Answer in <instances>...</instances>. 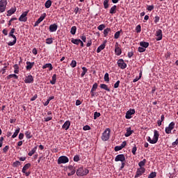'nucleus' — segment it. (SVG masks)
<instances>
[{
  "label": "nucleus",
  "instance_id": "1",
  "mask_svg": "<svg viewBox=\"0 0 178 178\" xmlns=\"http://www.w3.org/2000/svg\"><path fill=\"white\" fill-rule=\"evenodd\" d=\"M15 31L16 29L15 28H13L8 34V37H12L13 38V42H9L8 43V45L9 47H13V45H15V44H16V42H17V38H16V35H14Z\"/></svg>",
  "mask_w": 178,
  "mask_h": 178
},
{
  "label": "nucleus",
  "instance_id": "2",
  "mask_svg": "<svg viewBox=\"0 0 178 178\" xmlns=\"http://www.w3.org/2000/svg\"><path fill=\"white\" fill-rule=\"evenodd\" d=\"M159 138V133L156 130H154V138H153V140L151 139V137L149 136L147 138V141L150 144H156V143H158Z\"/></svg>",
  "mask_w": 178,
  "mask_h": 178
},
{
  "label": "nucleus",
  "instance_id": "3",
  "mask_svg": "<svg viewBox=\"0 0 178 178\" xmlns=\"http://www.w3.org/2000/svg\"><path fill=\"white\" fill-rule=\"evenodd\" d=\"M111 136V129L107 128L103 132L102 136V140L103 141H108L109 140V137Z\"/></svg>",
  "mask_w": 178,
  "mask_h": 178
},
{
  "label": "nucleus",
  "instance_id": "4",
  "mask_svg": "<svg viewBox=\"0 0 178 178\" xmlns=\"http://www.w3.org/2000/svg\"><path fill=\"white\" fill-rule=\"evenodd\" d=\"M88 170L84 169L83 168H79L76 171L77 176H86V175H88Z\"/></svg>",
  "mask_w": 178,
  "mask_h": 178
},
{
  "label": "nucleus",
  "instance_id": "5",
  "mask_svg": "<svg viewBox=\"0 0 178 178\" xmlns=\"http://www.w3.org/2000/svg\"><path fill=\"white\" fill-rule=\"evenodd\" d=\"M6 5H8L7 0H1L0 1V12L1 13H3L5 10H6Z\"/></svg>",
  "mask_w": 178,
  "mask_h": 178
},
{
  "label": "nucleus",
  "instance_id": "6",
  "mask_svg": "<svg viewBox=\"0 0 178 178\" xmlns=\"http://www.w3.org/2000/svg\"><path fill=\"white\" fill-rule=\"evenodd\" d=\"M69 162V158L66 156H61L58 159V164L61 165V163H67Z\"/></svg>",
  "mask_w": 178,
  "mask_h": 178
},
{
  "label": "nucleus",
  "instance_id": "7",
  "mask_svg": "<svg viewBox=\"0 0 178 178\" xmlns=\"http://www.w3.org/2000/svg\"><path fill=\"white\" fill-rule=\"evenodd\" d=\"M145 173V168H139L136 170V173L135 175V178L140 177V176H143Z\"/></svg>",
  "mask_w": 178,
  "mask_h": 178
},
{
  "label": "nucleus",
  "instance_id": "8",
  "mask_svg": "<svg viewBox=\"0 0 178 178\" xmlns=\"http://www.w3.org/2000/svg\"><path fill=\"white\" fill-rule=\"evenodd\" d=\"M117 65L118 67H120L122 70L127 67V64L124 63V60L123 59H119L117 62Z\"/></svg>",
  "mask_w": 178,
  "mask_h": 178
},
{
  "label": "nucleus",
  "instance_id": "9",
  "mask_svg": "<svg viewBox=\"0 0 178 178\" xmlns=\"http://www.w3.org/2000/svg\"><path fill=\"white\" fill-rule=\"evenodd\" d=\"M115 162H126V157L124 154H118L115 156Z\"/></svg>",
  "mask_w": 178,
  "mask_h": 178
},
{
  "label": "nucleus",
  "instance_id": "10",
  "mask_svg": "<svg viewBox=\"0 0 178 178\" xmlns=\"http://www.w3.org/2000/svg\"><path fill=\"white\" fill-rule=\"evenodd\" d=\"M45 17H47V13H44L38 18V19L35 22L34 27H37V26H38V24H40V23H41V22H42V20H44V19H45Z\"/></svg>",
  "mask_w": 178,
  "mask_h": 178
},
{
  "label": "nucleus",
  "instance_id": "11",
  "mask_svg": "<svg viewBox=\"0 0 178 178\" xmlns=\"http://www.w3.org/2000/svg\"><path fill=\"white\" fill-rule=\"evenodd\" d=\"M27 15H29V11L24 12L19 17V21L24 22H27Z\"/></svg>",
  "mask_w": 178,
  "mask_h": 178
},
{
  "label": "nucleus",
  "instance_id": "12",
  "mask_svg": "<svg viewBox=\"0 0 178 178\" xmlns=\"http://www.w3.org/2000/svg\"><path fill=\"white\" fill-rule=\"evenodd\" d=\"M33 81L34 78L33 77V75L29 74V76L25 77L24 83H26V84H31V83H33Z\"/></svg>",
  "mask_w": 178,
  "mask_h": 178
},
{
  "label": "nucleus",
  "instance_id": "13",
  "mask_svg": "<svg viewBox=\"0 0 178 178\" xmlns=\"http://www.w3.org/2000/svg\"><path fill=\"white\" fill-rule=\"evenodd\" d=\"M136 113V110L134 109H130L128 111H127L125 118L126 119H131V115H134Z\"/></svg>",
  "mask_w": 178,
  "mask_h": 178
},
{
  "label": "nucleus",
  "instance_id": "14",
  "mask_svg": "<svg viewBox=\"0 0 178 178\" xmlns=\"http://www.w3.org/2000/svg\"><path fill=\"white\" fill-rule=\"evenodd\" d=\"M156 40L157 41H161V40H162V37H163V35H162V30L161 29H159L156 31Z\"/></svg>",
  "mask_w": 178,
  "mask_h": 178
},
{
  "label": "nucleus",
  "instance_id": "15",
  "mask_svg": "<svg viewBox=\"0 0 178 178\" xmlns=\"http://www.w3.org/2000/svg\"><path fill=\"white\" fill-rule=\"evenodd\" d=\"M49 30L50 33H55V31L58 30V24H51L49 27Z\"/></svg>",
  "mask_w": 178,
  "mask_h": 178
},
{
  "label": "nucleus",
  "instance_id": "16",
  "mask_svg": "<svg viewBox=\"0 0 178 178\" xmlns=\"http://www.w3.org/2000/svg\"><path fill=\"white\" fill-rule=\"evenodd\" d=\"M35 63L34 62H30V61H27L26 62V70H31V69H33V67L34 66Z\"/></svg>",
  "mask_w": 178,
  "mask_h": 178
},
{
  "label": "nucleus",
  "instance_id": "17",
  "mask_svg": "<svg viewBox=\"0 0 178 178\" xmlns=\"http://www.w3.org/2000/svg\"><path fill=\"white\" fill-rule=\"evenodd\" d=\"M70 122L69 120H67L65 122V123L62 126V129H64L65 130H69V128L70 127Z\"/></svg>",
  "mask_w": 178,
  "mask_h": 178
},
{
  "label": "nucleus",
  "instance_id": "18",
  "mask_svg": "<svg viewBox=\"0 0 178 178\" xmlns=\"http://www.w3.org/2000/svg\"><path fill=\"white\" fill-rule=\"evenodd\" d=\"M15 12H16V7L12 8L10 10H8L7 11L6 16H12V15H13Z\"/></svg>",
  "mask_w": 178,
  "mask_h": 178
},
{
  "label": "nucleus",
  "instance_id": "19",
  "mask_svg": "<svg viewBox=\"0 0 178 178\" xmlns=\"http://www.w3.org/2000/svg\"><path fill=\"white\" fill-rule=\"evenodd\" d=\"M31 167V164L30 163L25 164L22 168V173H26V170H27Z\"/></svg>",
  "mask_w": 178,
  "mask_h": 178
},
{
  "label": "nucleus",
  "instance_id": "20",
  "mask_svg": "<svg viewBox=\"0 0 178 178\" xmlns=\"http://www.w3.org/2000/svg\"><path fill=\"white\" fill-rule=\"evenodd\" d=\"M100 88H102V90H105L106 91H108V92L111 91V89H109V88L108 87V85H106L105 83L101 84Z\"/></svg>",
  "mask_w": 178,
  "mask_h": 178
},
{
  "label": "nucleus",
  "instance_id": "21",
  "mask_svg": "<svg viewBox=\"0 0 178 178\" xmlns=\"http://www.w3.org/2000/svg\"><path fill=\"white\" fill-rule=\"evenodd\" d=\"M131 134H133V131H131V128L129 127L127 129V132L124 134L125 137H130V136H131Z\"/></svg>",
  "mask_w": 178,
  "mask_h": 178
},
{
  "label": "nucleus",
  "instance_id": "22",
  "mask_svg": "<svg viewBox=\"0 0 178 178\" xmlns=\"http://www.w3.org/2000/svg\"><path fill=\"white\" fill-rule=\"evenodd\" d=\"M71 42H72V44H74L75 45H79L80 42H81V40L72 38Z\"/></svg>",
  "mask_w": 178,
  "mask_h": 178
},
{
  "label": "nucleus",
  "instance_id": "23",
  "mask_svg": "<svg viewBox=\"0 0 178 178\" xmlns=\"http://www.w3.org/2000/svg\"><path fill=\"white\" fill-rule=\"evenodd\" d=\"M115 55H118V56H119L122 54V49H120L119 47L115 46Z\"/></svg>",
  "mask_w": 178,
  "mask_h": 178
},
{
  "label": "nucleus",
  "instance_id": "24",
  "mask_svg": "<svg viewBox=\"0 0 178 178\" xmlns=\"http://www.w3.org/2000/svg\"><path fill=\"white\" fill-rule=\"evenodd\" d=\"M98 88V83H95L91 89L92 97H94V91Z\"/></svg>",
  "mask_w": 178,
  "mask_h": 178
},
{
  "label": "nucleus",
  "instance_id": "25",
  "mask_svg": "<svg viewBox=\"0 0 178 178\" xmlns=\"http://www.w3.org/2000/svg\"><path fill=\"white\" fill-rule=\"evenodd\" d=\"M13 77H14L15 80H17L19 79V76L16 75V74H11L7 76V79L10 80V79H12Z\"/></svg>",
  "mask_w": 178,
  "mask_h": 178
},
{
  "label": "nucleus",
  "instance_id": "26",
  "mask_svg": "<svg viewBox=\"0 0 178 178\" xmlns=\"http://www.w3.org/2000/svg\"><path fill=\"white\" fill-rule=\"evenodd\" d=\"M140 47H143V48H148L149 47V43L148 42H140Z\"/></svg>",
  "mask_w": 178,
  "mask_h": 178
},
{
  "label": "nucleus",
  "instance_id": "27",
  "mask_svg": "<svg viewBox=\"0 0 178 178\" xmlns=\"http://www.w3.org/2000/svg\"><path fill=\"white\" fill-rule=\"evenodd\" d=\"M52 5V1L51 0H47L45 3H44V6L47 9H49V8H51V6Z\"/></svg>",
  "mask_w": 178,
  "mask_h": 178
},
{
  "label": "nucleus",
  "instance_id": "28",
  "mask_svg": "<svg viewBox=\"0 0 178 178\" xmlns=\"http://www.w3.org/2000/svg\"><path fill=\"white\" fill-rule=\"evenodd\" d=\"M52 99H55V96L49 97V99L44 104V106H47V105H49V102H51Z\"/></svg>",
  "mask_w": 178,
  "mask_h": 178
},
{
  "label": "nucleus",
  "instance_id": "29",
  "mask_svg": "<svg viewBox=\"0 0 178 178\" xmlns=\"http://www.w3.org/2000/svg\"><path fill=\"white\" fill-rule=\"evenodd\" d=\"M112 31V30L110 28H107L106 29L104 30V37H108V34H109V33H111Z\"/></svg>",
  "mask_w": 178,
  "mask_h": 178
},
{
  "label": "nucleus",
  "instance_id": "30",
  "mask_svg": "<svg viewBox=\"0 0 178 178\" xmlns=\"http://www.w3.org/2000/svg\"><path fill=\"white\" fill-rule=\"evenodd\" d=\"M47 67H49V70H52V69H54V67L51 63H47L42 66V69H47Z\"/></svg>",
  "mask_w": 178,
  "mask_h": 178
},
{
  "label": "nucleus",
  "instance_id": "31",
  "mask_svg": "<svg viewBox=\"0 0 178 178\" xmlns=\"http://www.w3.org/2000/svg\"><path fill=\"white\" fill-rule=\"evenodd\" d=\"M25 136L28 140H30V138H33V135L31 134V131H26L25 132Z\"/></svg>",
  "mask_w": 178,
  "mask_h": 178
},
{
  "label": "nucleus",
  "instance_id": "32",
  "mask_svg": "<svg viewBox=\"0 0 178 178\" xmlns=\"http://www.w3.org/2000/svg\"><path fill=\"white\" fill-rule=\"evenodd\" d=\"M105 43L101 44L97 49V54H99V52H101V51H102L103 49H105Z\"/></svg>",
  "mask_w": 178,
  "mask_h": 178
},
{
  "label": "nucleus",
  "instance_id": "33",
  "mask_svg": "<svg viewBox=\"0 0 178 178\" xmlns=\"http://www.w3.org/2000/svg\"><path fill=\"white\" fill-rule=\"evenodd\" d=\"M70 172L67 173L68 176H73L76 173V170L73 169L72 166H70Z\"/></svg>",
  "mask_w": 178,
  "mask_h": 178
},
{
  "label": "nucleus",
  "instance_id": "34",
  "mask_svg": "<svg viewBox=\"0 0 178 178\" xmlns=\"http://www.w3.org/2000/svg\"><path fill=\"white\" fill-rule=\"evenodd\" d=\"M145 163H147V159H144L138 163V166H140V168H143V166H145Z\"/></svg>",
  "mask_w": 178,
  "mask_h": 178
},
{
  "label": "nucleus",
  "instance_id": "35",
  "mask_svg": "<svg viewBox=\"0 0 178 178\" xmlns=\"http://www.w3.org/2000/svg\"><path fill=\"white\" fill-rule=\"evenodd\" d=\"M19 133H20V128H17L13 135L12 136V138H16L17 137Z\"/></svg>",
  "mask_w": 178,
  "mask_h": 178
},
{
  "label": "nucleus",
  "instance_id": "36",
  "mask_svg": "<svg viewBox=\"0 0 178 178\" xmlns=\"http://www.w3.org/2000/svg\"><path fill=\"white\" fill-rule=\"evenodd\" d=\"M13 67H14V73L15 74H19V65L15 64L14 65Z\"/></svg>",
  "mask_w": 178,
  "mask_h": 178
},
{
  "label": "nucleus",
  "instance_id": "37",
  "mask_svg": "<svg viewBox=\"0 0 178 178\" xmlns=\"http://www.w3.org/2000/svg\"><path fill=\"white\" fill-rule=\"evenodd\" d=\"M50 83L52 84V85H54L56 83V74H53L52 76V80L50 81Z\"/></svg>",
  "mask_w": 178,
  "mask_h": 178
},
{
  "label": "nucleus",
  "instance_id": "38",
  "mask_svg": "<svg viewBox=\"0 0 178 178\" xmlns=\"http://www.w3.org/2000/svg\"><path fill=\"white\" fill-rule=\"evenodd\" d=\"M76 31H77V27L74 26L71 28L70 33L72 34V35H74L76 34Z\"/></svg>",
  "mask_w": 178,
  "mask_h": 178
},
{
  "label": "nucleus",
  "instance_id": "39",
  "mask_svg": "<svg viewBox=\"0 0 178 178\" xmlns=\"http://www.w3.org/2000/svg\"><path fill=\"white\" fill-rule=\"evenodd\" d=\"M82 70H83V72H82L81 76V77H84V76H86V73H87L88 70L87 69V67H83Z\"/></svg>",
  "mask_w": 178,
  "mask_h": 178
},
{
  "label": "nucleus",
  "instance_id": "40",
  "mask_svg": "<svg viewBox=\"0 0 178 178\" xmlns=\"http://www.w3.org/2000/svg\"><path fill=\"white\" fill-rule=\"evenodd\" d=\"M116 6H113L111 9H110V13L111 15H114L116 13Z\"/></svg>",
  "mask_w": 178,
  "mask_h": 178
},
{
  "label": "nucleus",
  "instance_id": "41",
  "mask_svg": "<svg viewBox=\"0 0 178 178\" xmlns=\"http://www.w3.org/2000/svg\"><path fill=\"white\" fill-rule=\"evenodd\" d=\"M103 3L104 9H108V8H109V0H104Z\"/></svg>",
  "mask_w": 178,
  "mask_h": 178
},
{
  "label": "nucleus",
  "instance_id": "42",
  "mask_svg": "<svg viewBox=\"0 0 178 178\" xmlns=\"http://www.w3.org/2000/svg\"><path fill=\"white\" fill-rule=\"evenodd\" d=\"M53 42H54V40L52 39V38L46 39V44H47L48 45L52 44Z\"/></svg>",
  "mask_w": 178,
  "mask_h": 178
},
{
  "label": "nucleus",
  "instance_id": "43",
  "mask_svg": "<svg viewBox=\"0 0 178 178\" xmlns=\"http://www.w3.org/2000/svg\"><path fill=\"white\" fill-rule=\"evenodd\" d=\"M143 76V73L142 72H140L139 74V77L138 76H136V79H134L133 80V83H136V81H138V80H140V79H141V76Z\"/></svg>",
  "mask_w": 178,
  "mask_h": 178
},
{
  "label": "nucleus",
  "instance_id": "44",
  "mask_svg": "<svg viewBox=\"0 0 178 178\" xmlns=\"http://www.w3.org/2000/svg\"><path fill=\"white\" fill-rule=\"evenodd\" d=\"M71 67H76L77 66V62L74 60H72V61L70 63Z\"/></svg>",
  "mask_w": 178,
  "mask_h": 178
},
{
  "label": "nucleus",
  "instance_id": "45",
  "mask_svg": "<svg viewBox=\"0 0 178 178\" xmlns=\"http://www.w3.org/2000/svg\"><path fill=\"white\" fill-rule=\"evenodd\" d=\"M106 26L105 24H100L98 27H97V30H99V31H102V30H104V29H105Z\"/></svg>",
  "mask_w": 178,
  "mask_h": 178
},
{
  "label": "nucleus",
  "instance_id": "46",
  "mask_svg": "<svg viewBox=\"0 0 178 178\" xmlns=\"http://www.w3.org/2000/svg\"><path fill=\"white\" fill-rule=\"evenodd\" d=\"M120 31H118L115 33L114 38H115V40H118V38H119V37H120Z\"/></svg>",
  "mask_w": 178,
  "mask_h": 178
},
{
  "label": "nucleus",
  "instance_id": "47",
  "mask_svg": "<svg viewBox=\"0 0 178 178\" xmlns=\"http://www.w3.org/2000/svg\"><path fill=\"white\" fill-rule=\"evenodd\" d=\"M20 165H21L20 161H15V162L13 163V166L14 168H17V166H20Z\"/></svg>",
  "mask_w": 178,
  "mask_h": 178
},
{
  "label": "nucleus",
  "instance_id": "48",
  "mask_svg": "<svg viewBox=\"0 0 178 178\" xmlns=\"http://www.w3.org/2000/svg\"><path fill=\"white\" fill-rule=\"evenodd\" d=\"M156 177V172H151L149 176H148V178H155Z\"/></svg>",
  "mask_w": 178,
  "mask_h": 178
},
{
  "label": "nucleus",
  "instance_id": "49",
  "mask_svg": "<svg viewBox=\"0 0 178 178\" xmlns=\"http://www.w3.org/2000/svg\"><path fill=\"white\" fill-rule=\"evenodd\" d=\"M104 81H109V74L108 72L104 74Z\"/></svg>",
  "mask_w": 178,
  "mask_h": 178
},
{
  "label": "nucleus",
  "instance_id": "50",
  "mask_svg": "<svg viewBox=\"0 0 178 178\" xmlns=\"http://www.w3.org/2000/svg\"><path fill=\"white\" fill-rule=\"evenodd\" d=\"M114 149L116 152H118V151H120V150L123 149V147L121 145L115 146Z\"/></svg>",
  "mask_w": 178,
  "mask_h": 178
},
{
  "label": "nucleus",
  "instance_id": "51",
  "mask_svg": "<svg viewBox=\"0 0 178 178\" xmlns=\"http://www.w3.org/2000/svg\"><path fill=\"white\" fill-rule=\"evenodd\" d=\"M172 129H170V128H169V127H165L166 134H170V133H172Z\"/></svg>",
  "mask_w": 178,
  "mask_h": 178
},
{
  "label": "nucleus",
  "instance_id": "52",
  "mask_svg": "<svg viewBox=\"0 0 178 178\" xmlns=\"http://www.w3.org/2000/svg\"><path fill=\"white\" fill-rule=\"evenodd\" d=\"M99 116H101V113H100L95 112V113H94V119H95V120L97 118H99Z\"/></svg>",
  "mask_w": 178,
  "mask_h": 178
},
{
  "label": "nucleus",
  "instance_id": "53",
  "mask_svg": "<svg viewBox=\"0 0 178 178\" xmlns=\"http://www.w3.org/2000/svg\"><path fill=\"white\" fill-rule=\"evenodd\" d=\"M168 127L170 128L171 130H173L175 129V122H170Z\"/></svg>",
  "mask_w": 178,
  "mask_h": 178
},
{
  "label": "nucleus",
  "instance_id": "54",
  "mask_svg": "<svg viewBox=\"0 0 178 178\" xmlns=\"http://www.w3.org/2000/svg\"><path fill=\"white\" fill-rule=\"evenodd\" d=\"M79 161H80V156L79 155H75L74 156V161L79 162Z\"/></svg>",
  "mask_w": 178,
  "mask_h": 178
},
{
  "label": "nucleus",
  "instance_id": "55",
  "mask_svg": "<svg viewBox=\"0 0 178 178\" xmlns=\"http://www.w3.org/2000/svg\"><path fill=\"white\" fill-rule=\"evenodd\" d=\"M8 151H9V146L6 145V146H5V147H3V152H4V154H6V152H8Z\"/></svg>",
  "mask_w": 178,
  "mask_h": 178
},
{
  "label": "nucleus",
  "instance_id": "56",
  "mask_svg": "<svg viewBox=\"0 0 178 178\" xmlns=\"http://www.w3.org/2000/svg\"><path fill=\"white\" fill-rule=\"evenodd\" d=\"M44 122H49V120H52V116L45 117L44 118Z\"/></svg>",
  "mask_w": 178,
  "mask_h": 178
},
{
  "label": "nucleus",
  "instance_id": "57",
  "mask_svg": "<svg viewBox=\"0 0 178 178\" xmlns=\"http://www.w3.org/2000/svg\"><path fill=\"white\" fill-rule=\"evenodd\" d=\"M136 151H137V147L135 145V146L132 148V150H131V152H132L133 155H136Z\"/></svg>",
  "mask_w": 178,
  "mask_h": 178
},
{
  "label": "nucleus",
  "instance_id": "58",
  "mask_svg": "<svg viewBox=\"0 0 178 178\" xmlns=\"http://www.w3.org/2000/svg\"><path fill=\"white\" fill-rule=\"evenodd\" d=\"M79 12H81V9H80V8H79V7H76L74 9L75 15H77V13H79Z\"/></svg>",
  "mask_w": 178,
  "mask_h": 178
},
{
  "label": "nucleus",
  "instance_id": "59",
  "mask_svg": "<svg viewBox=\"0 0 178 178\" xmlns=\"http://www.w3.org/2000/svg\"><path fill=\"white\" fill-rule=\"evenodd\" d=\"M6 66L3 67L1 70V73H2V74H5V73H6Z\"/></svg>",
  "mask_w": 178,
  "mask_h": 178
},
{
  "label": "nucleus",
  "instance_id": "60",
  "mask_svg": "<svg viewBox=\"0 0 178 178\" xmlns=\"http://www.w3.org/2000/svg\"><path fill=\"white\" fill-rule=\"evenodd\" d=\"M136 32H138V33H141V26L138 25V26L136 27Z\"/></svg>",
  "mask_w": 178,
  "mask_h": 178
},
{
  "label": "nucleus",
  "instance_id": "61",
  "mask_svg": "<svg viewBox=\"0 0 178 178\" xmlns=\"http://www.w3.org/2000/svg\"><path fill=\"white\" fill-rule=\"evenodd\" d=\"M119 84H120V81H117V82L114 84V88H119Z\"/></svg>",
  "mask_w": 178,
  "mask_h": 178
},
{
  "label": "nucleus",
  "instance_id": "62",
  "mask_svg": "<svg viewBox=\"0 0 178 178\" xmlns=\"http://www.w3.org/2000/svg\"><path fill=\"white\" fill-rule=\"evenodd\" d=\"M138 52H145V47H138Z\"/></svg>",
  "mask_w": 178,
  "mask_h": 178
},
{
  "label": "nucleus",
  "instance_id": "63",
  "mask_svg": "<svg viewBox=\"0 0 178 178\" xmlns=\"http://www.w3.org/2000/svg\"><path fill=\"white\" fill-rule=\"evenodd\" d=\"M147 9L149 12H151V10H154V6H149Z\"/></svg>",
  "mask_w": 178,
  "mask_h": 178
},
{
  "label": "nucleus",
  "instance_id": "64",
  "mask_svg": "<svg viewBox=\"0 0 178 178\" xmlns=\"http://www.w3.org/2000/svg\"><path fill=\"white\" fill-rule=\"evenodd\" d=\"M178 145V138L176 139V140L172 143V147H176V145Z\"/></svg>",
  "mask_w": 178,
  "mask_h": 178
}]
</instances>
